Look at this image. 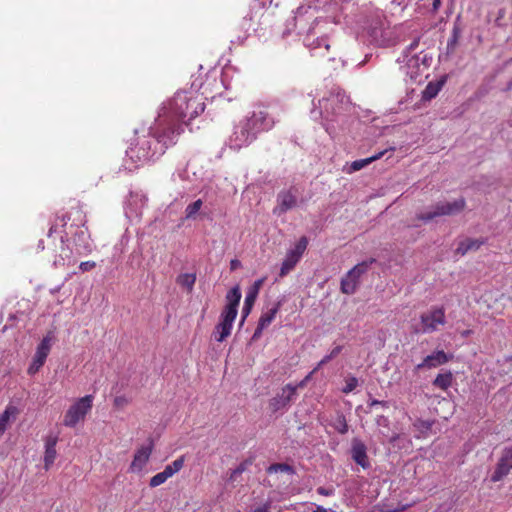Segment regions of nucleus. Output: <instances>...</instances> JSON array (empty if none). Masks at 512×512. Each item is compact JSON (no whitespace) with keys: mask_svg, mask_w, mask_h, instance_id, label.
<instances>
[{"mask_svg":"<svg viewBox=\"0 0 512 512\" xmlns=\"http://www.w3.org/2000/svg\"><path fill=\"white\" fill-rule=\"evenodd\" d=\"M162 109L167 110L178 121L186 118L192 120L204 112L205 104L203 98L193 89L179 90L174 96L165 102Z\"/></svg>","mask_w":512,"mask_h":512,"instance_id":"nucleus-1","label":"nucleus"},{"mask_svg":"<svg viewBox=\"0 0 512 512\" xmlns=\"http://www.w3.org/2000/svg\"><path fill=\"white\" fill-rule=\"evenodd\" d=\"M152 138L159 145V155L176 144L177 137L183 132L180 121L174 118L167 110L161 108L158 118L150 128Z\"/></svg>","mask_w":512,"mask_h":512,"instance_id":"nucleus-2","label":"nucleus"},{"mask_svg":"<svg viewBox=\"0 0 512 512\" xmlns=\"http://www.w3.org/2000/svg\"><path fill=\"white\" fill-rule=\"evenodd\" d=\"M242 294L239 286H235L226 294V305L220 314L219 323L214 328V338L217 342H223L230 336L233 323L238 314V306Z\"/></svg>","mask_w":512,"mask_h":512,"instance_id":"nucleus-3","label":"nucleus"},{"mask_svg":"<svg viewBox=\"0 0 512 512\" xmlns=\"http://www.w3.org/2000/svg\"><path fill=\"white\" fill-rule=\"evenodd\" d=\"M152 133L149 130L148 134L139 135V132L135 130L134 138L130 142V152L134 155H130V160L136 158L137 161H147L156 154H159V148L155 146L152 148Z\"/></svg>","mask_w":512,"mask_h":512,"instance_id":"nucleus-4","label":"nucleus"},{"mask_svg":"<svg viewBox=\"0 0 512 512\" xmlns=\"http://www.w3.org/2000/svg\"><path fill=\"white\" fill-rule=\"evenodd\" d=\"M93 399V395H86L72 404L64 415L63 425L74 428L79 422L84 421L93 407Z\"/></svg>","mask_w":512,"mask_h":512,"instance_id":"nucleus-5","label":"nucleus"},{"mask_svg":"<svg viewBox=\"0 0 512 512\" xmlns=\"http://www.w3.org/2000/svg\"><path fill=\"white\" fill-rule=\"evenodd\" d=\"M466 205L465 199L460 198L453 202H438L431 211L417 214L416 219L423 222H429L436 217L450 216L460 213Z\"/></svg>","mask_w":512,"mask_h":512,"instance_id":"nucleus-6","label":"nucleus"},{"mask_svg":"<svg viewBox=\"0 0 512 512\" xmlns=\"http://www.w3.org/2000/svg\"><path fill=\"white\" fill-rule=\"evenodd\" d=\"M421 333H432L446 324L444 307L434 306L420 315Z\"/></svg>","mask_w":512,"mask_h":512,"instance_id":"nucleus-7","label":"nucleus"},{"mask_svg":"<svg viewBox=\"0 0 512 512\" xmlns=\"http://www.w3.org/2000/svg\"><path fill=\"white\" fill-rule=\"evenodd\" d=\"M307 246L308 238L306 236H302L296 242L294 247L288 250L280 268L279 276L281 278L285 277L295 268L306 251Z\"/></svg>","mask_w":512,"mask_h":512,"instance_id":"nucleus-8","label":"nucleus"},{"mask_svg":"<svg viewBox=\"0 0 512 512\" xmlns=\"http://www.w3.org/2000/svg\"><path fill=\"white\" fill-rule=\"evenodd\" d=\"M305 46L310 50L314 57H329L330 42L327 36L318 37L314 30H310L304 38Z\"/></svg>","mask_w":512,"mask_h":512,"instance_id":"nucleus-9","label":"nucleus"},{"mask_svg":"<svg viewBox=\"0 0 512 512\" xmlns=\"http://www.w3.org/2000/svg\"><path fill=\"white\" fill-rule=\"evenodd\" d=\"M51 342L52 335L51 333H48L46 336L43 337L41 342L38 344L33 360L27 370L29 375L36 374L40 370V368L45 364V361L51 350Z\"/></svg>","mask_w":512,"mask_h":512,"instance_id":"nucleus-10","label":"nucleus"},{"mask_svg":"<svg viewBox=\"0 0 512 512\" xmlns=\"http://www.w3.org/2000/svg\"><path fill=\"white\" fill-rule=\"evenodd\" d=\"M246 122L256 135L263 131H269L274 126V120L264 109L253 111L252 115L246 120Z\"/></svg>","mask_w":512,"mask_h":512,"instance_id":"nucleus-11","label":"nucleus"},{"mask_svg":"<svg viewBox=\"0 0 512 512\" xmlns=\"http://www.w3.org/2000/svg\"><path fill=\"white\" fill-rule=\"evenodd\" d=\"M512 470V445L505 447L496 464L495 470L491 475L492 482H499L506 477Z\"/></svg>","mask_w":512,"mask_h":512,"instance_id":"nucleus-12","label":"nucleus"},{"mask_svg":"<svg viewBox=\"0 0 512 512\" xmlns=\"http://www.w3.org/2000/svg\"><path fill=\"white\" fill-rule=\"evenodd\" d=\"M298 386H292L291 384L285 385L281 392L278 393L275 397L270 399L269 408L272 412H277L279 410L285 409L289 406L290 402L296 396Z\"/></svg>","mask_w":512,"mask_h":512,"instance_id":"nucleus-13","label":"nucleus"},{"mask_svg":"<svg viewBox=\"0 0 512 512\" xmlns=\"http://www.w3.org/2000/svg\"><path fill=\"white\" fill-rule=\"evenodd\" d=\"M256 139V134L245 122L242 126L237 127L233 135L230 138L231 145L235 149H240L244 146L249 145Z\"/></svg>","mask_w":512,"mask_h":512,"instance_id":"nucleus-14","label":"nucleus"},{"mask_svg":"<svg viewBox=\"0 0 512 512\" xmlns=\"http://www.w3.org/2000/svg\"><path fill=\"white\" fill-rule=\"evenodd\" d=\"M453 359V354H447L443 350H436L432 354L427 355L421 363L417 365V369H432L444 365Z\"/></svg>","mask_w":512,"mask_h":512,"instance_id":"nucleus-15","label":"nucleus"},{"mask_svg":"<svg viewBox=\"0 0 512 512\" xmlns=\"http://www.w3.org/2000/svg\"><path fill=\"white\" fill-rule=\"evenodd\" d=\"M351 458L363 469H368L370 467V461L367 455V447L363 441L358 438H354L352 440Z\"/></svg>","mask_w":512,"mask_h":512,"instance_id":"nucleus-16","label":"nucleus"},{"mask_svg":"<svg viewBox=\"0 0 512 512\" xmlns=\"http://www.w3.org/2000/svg\"><path fill=\"white\" fill-rule=\"evenodd\" d=\"M265 282V278H261V279H258L254 282V284L252 285V287L249 289V291L247 292L246 294V297H245V301H244V306H243V309H242V320H241V324L245 321L246 317L249 315L251 309H252V306L258 296V293H259V290L261 289V287L263 286Z\"/></svg>","mask_w":512,"mask_h":512,"instance_id":"nucleus-17","label":"nucleus"},{"mask_svg":"<svg viewBox=\"0 0 512 512\" xmlns=\"http://www.w3.org/2000/svg\"><path fill=\"white\" fill-rule=\"evenodd\" d=\"M153 441L151 439L148 440L146 445H143L141 448H139L133 458L132 463L130 466L134 469H142V467L147 463L149 460V457L153 450Z\"/></svg>","mask_w":512,"mask_h":512,"instance_id":"nucleus-18","label":"nucleus"},{"mask_svg":"<svg viewBox=\"0 0 512 512\" xmlns=\"http://www.w3.org/2000/svg\"><path fill=\"white\" fill-rule=\"evenodd\" d=\"M278 206L274 209L275 214H283L294 208L297 204V198L291 191H282L278 195Z\"/></svg>","mask_w":512,"mask_h":512,"instance_id":"nucleus-19","label":"nucleus"},{"mask_svg":"<svg viewBox=\"0 0 512 512\" xmlns=\"http://www.w3.org/2000/svg\"><path fill=\"white\" fill-rule=\"evenodd\" d=\"M58 438L56 436H48L45 440V454H44V464L45 469L48 470L49 467L54 463L56 459V444Z\"/></svg>","mask_w":512,"mask_h":512,"instance_id":"nucleus-20","label":"nucleus"},{"mask_svg":"<svg viewBox=\"0 0 512 512\" xmlns=\"http://www.w3.org/2000/svg\"><path fill=\"white\" fill-rule=\"evenodd\" d=\"M483 244H485V239L466 238L459 242L455 253L464 256L469 251H477Z\"/></svg>","mask_w":512,"mask_h":512,"instance_id":"nucleus-21","label":"nucleus"},{"mask_svg":"<svg viewBox=\"0 0 512 512\" xmlns=\"http://www.w3.org/2000/svg\"><path fill=\"white\" fill-rule=\"evenodd\" d=\"M19 413V410L14 405H8L4 412L0 415V437L5 433L10 425L11 418H15Z\"/></svg>","mask_w":512,"mask_h":512,"instance_id":"nucleus-22","label":"nucleus"},{"mask_svg":"<svg viewBox=\"0 0 512 512\" xmlns=\"http://www.w3.org/2000/svg\"><path fill=\"white\" fill-rule=\"evenodd\" d=\"M453 383V374L451 371H446L445 373H439L436 378L433 380V385L443 391H446L449 387H451Z\"/></svg>","mask_w":512,"mask_h":512,"instance_id":"nucleus-23","label":"nucleus"},{"mask_svg":"<svg viewBox=\"0 0 512 512\" xmlns=\"http://www.w3.org/2000/svg\"><path fill=\"white\" fill-rule=\"evenodd\" d=\"M359 280L354 276L349 277V272L341 280V292L347 295L355 293Z\"/></svg>","mask_w":512,"mask_h":512,"instance_id":"nucleus-24","label":"nucleus"},{"mask_svg":"<svg viewBox=\"0 0 512 512\" xmlns=\"http://www.w3.org/2000/svg\"><path fill=\"white\" fill-rule=\"evenodd\" d=\"M384 154V151L382 152H379L369 158H365V159H359V160H355L351 163L350 165V169H349V173H352V172H356V171H359L361 170L362 168L366 167L367 165H369L370 163H372L373 161H376L378 159H380Z\"/></svg>","mask_w":512,"mask_h":512,"instance_id":"nucleus-25","label":"nucleus"},{"mask_svg":"<svg viewBox=\"0 0 512 512\" xmlns=\"http://www.w3.org/2000/svg\"><path fill=\"white\" fill-rule=\"evenodd\" d=\"M376 262L375 258H370L369 260L363 261L355 265L351 270H349V277L354 276L356 279H360V277L368 271L370 265Z\"/></svg>","mask_w":512,"mask_h":512,"instance_id":"nucleus-26","label":"nucleus"},{"mask_svg":"<svg viewBox=\"0 0 512 512\" xmlns=\"http://www.w3.org/2000/svg\"><path fill=\"white\" fill-rule=\"evenodd\" d=\"M280 309V302H277L271 309L262 313L259 318L258 323L261 324V327H268L272 321L275 319L278 311Z\"/></svg>","mask_w":512,"mask_h":512,"instance_id":"nucleus-27","label":"nucleus"},{"mask_svg":"<svg viewBox=\"0 0 512 512\" xmlns=\"http://www.w3.org/2000/svg\"><path fill=\"white\" fill-rule=\"evenodd\" d=\"M176 282L180 286L186 288L188 290V292H191L193 290L194 284L196 282V275L190 274V273L180 274L177 277Z\"/></svg>","mask_w":512,"mask_h":512,"instance_id":"nucleus-28","label":"nucleus"},{"mask_svg":"<svg viewBox=\"0 0 512 512\" xmlns=\"http://www.w3.org/2000/svg\"><path fill=\"white\" fill-rule=\"evenodd\" d=\"M461 27L460 25L455 22L454 23V26H453V29H452V33H451V37L449 38L448 42H447V50L449 52H453L458 44V41H459V38L461 37Z\"/></svg>","mask_w":512,"mask_h":512,"instance_id":"nucleus-29","label":"nucleus"},{"mask_svg":"<svg viewBox=\"0 0 512 512\" xmlns=\"http://www.w3.org/2000/svg\"><path fill=\"white\" fill-rule=\"evenodd\" d=\"M434 422L430 420L417 419L413 423V427L421 434L422 437H426L432 429Z\"/></svg>","mask_w":512,"mask_h":512,"instance_id":"nucleus-30","label":"nucleus"},{"mask_svg":"<svg viewBox=\"0 0 512 512\" xmlns=\"http://www.w3.org/2000/svg\"><path fill=\"white\" fill-rule=\"evenodd\" d=\"M203 205V202L201 199H198L194 201L193 203L189 204L185 209V215L187 219L195 218L196 214L199 212Z\"/></svg>","mask_w":512,"mask_h":512,"instance_id":"nucleus-31","label":"nucleus"},{"mask_svg":"<svg viewBox=\"0 0 512 512\" xmlns=\"http://www.w3.org/2000/svg\"><path fill=\"white\" fill-rule=\"evenodd\" d=\"M334 428L340 433V434H346L348 432V424L343 415L338 416V418L335 421Z\"/></svg>","mask_w":512,"mask_h":512,"instance_id":"nucleus-32","label":"nucleus"},{"mask_svg":"<svg viewBox=\"0 0 512 512\" xmlns=\"http://www.w3.org/2000/svg\"><path fill=\"white\" fill-rule=\"evenodd\" d=\"M357 386H358L357 378L354 376L348 377L345 380V386L343 387L342 392L345 394H348V393L352 392Z\"/></svg>","mask_w":512,"mask_h":512,"instance_id":"nucleus-33","label":"nucleus"},{"mask_svg":"<svg viewBox=\"0 0 512 512\" xmlns=\"http://www.w3.org/2000/svg\"><path fill=\"white\" fill-rule=\"evenodd\" d=\"M440 90V87L438 85H435L433 83H429L426 86V89L424 91V98L431 99L434 98Z\"/></svg>","mask_w":512,"mask_h":512,"instance_id":"nucleus-34","label":"nucleus"},{"mask_svg":"<svg viewBox=\"0 0 512 512\" xmlns=\"http://www.w3.org/2000/svg\"><path fill=\"white\" fill-rule=\"evenodd\" d=\"M251 464V461H244L238 465L236 469H234L231 472L230 479L235 480L237 475L242 474L248 467V465Z\"/></svg>","mask_w":512,"mask_h":512,"instance_id":"nucleus-35","label":"nucleus"},{"mask_svg":"<svg viewBox=\"0 0 512 512\" xmlns=\"http://www.w3.org/2000/svg\"><path fill=\"white\" fill-rule=\"evenodd\" d=\"M166 480L167 478L164 476V474L162 472H159L150 479L149 485L151 487H157L163 484Z\"/></svg>","mask_w":512,"mask_h":512,"instance_id":"nucleus-36","label":"nucleus"},{"mask_svg":"<svg viewBox=\"0 0 512 512\" xmlns=\"http://www.w3.org/2000/svg\"><path fill=\"white\" fill-rule=\"evenodd\" d=\"M291 467L288 465V464H282V463H277V464H272L269 468H268V472L269 473H272V472H278V471H281V472H288V471H291Z\"/></svg>","mask_w":512,"mask_h":512,"instance_id":"nucleus-37","label":"nucleus"},{"mask_svg":"<svg viewBox=\"0 0 512 512\" xmlns=\"http://www.w3.org/2000/svg\"><path fill=\"white\" fill-rule=\"evenodd\" d=\"M184 465V456H180L176 460H174L171 464H168V466L172 469V471L175 473L179 472Z\"/></svg>","mask_w":512,"mask_h":512,"instance_id":"nucleus-38","label":"nucleus"},{"mask_svg":"<svg viewBox=\"0 0 512 512\" xmlns=\"http://www.w3.org/2000/svg\"><path fill=\"white\" fill-rule=\"evenodd\" d=\"M374 406H379L384 409H387V408H389V403L387 401L373 399L368 403V408L371 410Z\"/></svg>","mask_w":512,"mask_h":512,"instance_id":"nucleus-39","label":"nucleus"},{"mask_svg":"<svg viewBox=\"0 0 512 512\" xmlns=\"http://www.w3.org/2000/svg\"><path fill=\"white\" fill-rule=\"evenodd\" d=\"M96 267V263L94 261H84L81 262L79 268L81 271L86 272L94 269Z\"/></svg>","mask_w":512,"mask_h":512,"instance_id":"nucleus-40","label":"nucleus"},{"mask_svg":"<svg viewBox=\"0 0 512 512\" xmlns=\"http://www.w3.org/2000/svg\"><path fill=\"white\" fill-rule=\"evenodd\" d=\"M127 403V399L125 396H116L114 399V406L117 409H123Z\"/></svg>","mask_w":512,"mask_h":512,"instance_id":"nucleus-41","label":"nucleus"},{"mask_svg":"<svg viewBox=\"0 0 512 512\" xmlns=\"http://www.w3.org/2000/svg\"><path fill=\"white\" fill-rule=\"evenodd\" d=\"M56 219L61 223L63 227H65L67 222L70 220V216L66 213H63L61 215H57Z\"/></svg>","mask_w":512,"mask_h":512,"instance_id":"nucleus-42","label":"nucleus"},{"mask_svg":"<svg viewBox=\"0 0 512 512\" xmlns=\"http://www.w3.org/2000/svg\"><path fill=\"white\" fill-rule=\"evenodd\" d=\"M376 423L379 426H388L389 420L386 416L380 415L376 418Z\"/></svg>","mask_w":512,"mask_h":512,"instance_id":"nucleus-43","label":"nucleus"},{"mask_svg":"<svg viewBox=\"0 0 512 512\" xmlns=\"http://www.w3.org/2000/svg\"><path fill=\"white\" fill-rule=\"evenodd\" d=\"M251 21H252V16H249V17L245 16L241 23L242 28H244L245 30H248L251 27Z\"/></svg>","mask_w":512,"mask_h":512,"instance_id":"nucleus-44","label":"nucleus"},{"mask_svg":"<svg viewBox=\"0 0 512 512\" xmlns=\"http://www.w3.org/2000/svg\"><path fill=\"white\" fill-rule=\"evenodd\" d=\"M266 327H261V324L258 323L255 331H254V334H253V339H256V338H259L262 334V331L265 329Z\"/></svg>","mask_w":512,"mask_h":512,"instance_id":"nucleus-45","label":"nucleus"},{"mask_svg":"<svg viewBox=\"0 0 512 512\" xmlns=\"http://www.w3.org/2000/svg\"><path fill=\"white\" fill-rule=\"evenodd\" d=\"M240 266H241V262L239 260L232 259L230 261V270L231 271H234V270L238 269Z\"/></svg>","mask_w":512,"mask_h":512,"instance_id":"nucleus-46","label":"nucleus"},{"mask_svg":"<svg viewBox=\"0 0 512 512\" xmlns=\"http://www.w3.org/2000/svg\"><path fill=\"white\" fill-rule=\"evenodd\" d=\"M92 248L89 243H85L82 247V250H77L78 254H87L91 252Z\"/></svg>","mask_w":512,"mask_h":512,"instance_id":"nucleus-47","label":"nucleus"},{"mask_svg":"<svg viewBox=\"0 0 512 512\" xmlns=\"http://www.w3.org/2000/svg\"><path fill=\"white\" fill-rule=\"evenodd\" d=\"M342 351V346H336L331 351L330 354L333 358L337 357Z\"/></svg>","mask_w":512,"mask_h":512,"instance_id":"nucleus-48","label":"nucleus"},{"mask_svg":"<svg viewBox=\"0 0 512 512\" xmlns=\"http://www.w3.org/2000/svg\"><path fill=\"white\" fill-rule=\"evenodd\" d=\"M162 473L164 474V476L167 479H169L170 477H172L174 475V472L172 471V469L168 465L164 468Z\"/></svg>","mask_w":512,"mask_h":512,"instance_id":"nucleus-49","label":"nucleus"},{"mask_svg":"<svg viewBox=\"0 0 512 512\" xmlns=\"http://www.w3.org/2000/svg\"><path fill=\"white\" fill-rule=\"evenodd\" d=\"M269 508H270V505L268 503H266L260 507H257L252 512H269Z\"/></svg>","mask_w":512,"mask_h":512,"instance_id":"nucleus-50","label":"nucleus"},{"mask_svg":"<svg viewBox=\"0 0 512 512\" xmlns=\"http://www.w3.org/2000/svg\"><path fill=\"white\" fill-rule=\"evenodd\" d=\"M333 357L331 356V354L329 353L328 355H326L319 363H318V367H321L323 366L324 364L328 363L330 360H332Z\"/></svg>","mask_w":512,"mask_h":512,"instance_id":"nucleus-51","label":"nucleus"},{"mask_svg":"<svg viewBox=\"0 0 512 512\" xmlns=\"http://www.w3.org/2000/svg\"><path fill=\"white\" fill-rule=\"evenodd\" d=\"M432 1V10L437 12L441 6V0H431Z\"/></svg>","mask_w":512,"mask_h":512,"instance_id":"nucleus-52","label":"nucleus"},{"mask_svg":"<svg viewBox=\"0 0 512 512\" xmlns=\"http://www.w3.org/2000/svg\"><path fill=\"white\" fill-rule=\"evenodd\" d=\"M56 231V224L51 225L48 231V236L50 237Z\"/></svg>","mask_w":512,"mask_h":512,"instance_id":"nucleus-53","label":"nucleus"},{"mask_svg":"<svg viewBox=\"0 0 512 512\" xmlns=\"http://www.w3.org/2000/svg\"><path fill=\"white\" fill-rule=\"evenodd\" d=\"M318 493L321 495H329V493L322 487L318 488Z\"/></svg>","mask_w":512,"mask_h":512,"instance_id":"nucleus-54","label":"nucleus"},{"mask_svg":"<svg viewBox=\"0 0 512 512\" xmlns=\"http://www.w3.org/2000/svg\"><path fill=\"white\" fill-rule=\"evenodd\" d=\"M313 512H327V510L321 506L317 507L316 510H314Z\"/></svg>","mask_w":512,"mask_h":512,"instance_id":"nucleus-55","label":"nucleus"},{"mask_svg":"<svg viewBox=\"0 0 512 512\" xmlns=\"http://www.w3.org/2000/svg\"><path fill=\"white\" fill-rule=\"evenodd\" d=\"M38 248H39L40 250H43V249H44V242H43L42 240H41V241H39Z\"/></svg>","mask_w":512,"mask_h":512,"instance_id":"nucleus-56","label":"nucleus"},{"mask_svg":"<svg viewBox=\"0 0 512 512\" xmlns=\"http://www.w3.org/2000/svg\"><path fill=\"white\" fill-rule=\"evenodd\" d=\"M84 236H85L84 232H81V233L78 235V237H84Z\"/></svg>","mask_w":512,"mask_h":512,"instance_id":"nucleus-57","label":"nucleus"},{"mask_svg":"<svg viewBox=\"0 0 512 512\" xmlns=\"http://www.w3.org/2000/svg\"><path fill=\"white\" fill-rule=\"evenodd\" d=\"M304 383H305V381H302V382H300V384L298 386L302 387V386H304Z\"/></svg>","mask_w":512,"mask_h":512,"instance_id":"nucleus-58","label":"nucleus"},{"mask_svg":"<svg viewBox=\"0 0 512 512\" xmlns=\"http://www.w3.org/2000/svg\"><path fill=\"white\" fill-rule=\"evenodd\" d=\"M319 367L317 366L313 371H311V374H314V372L318 369Z\"/></svg>","mask_w":512,"mask_h":512,"instance_id":"nucleus-59","label":"nucleus"},{"mask_svg":"<svg viewBox=\"0 0 512 512\" xmlns=\"http://www.w3.org/2000/svg\"><path fill=\"white\" fill-rule=\"evenodd\" d=\"M469 333H470V331H465V332L463 333V335H468Z\"/></svg>","mask_w":512,"mask_h":512,"instance_id":"nucleus-60","label":"nucleus"}]
</instances>
